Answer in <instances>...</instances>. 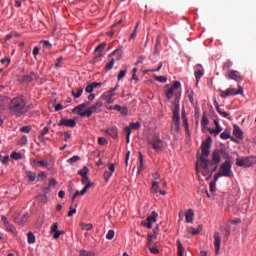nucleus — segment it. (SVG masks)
<instances>
[{
	"instance_id": "nucleus-1",
	"label": "nucleus",
	"mask_w": 256,
	"mask_h": 256,
	"mask_svg": "<svg viewBox=\"0 0 256 256\" xmlns=\"http://www.w3.org/2000/svg\"><path fill=\"white\" fill-rule=\"evenodd\" d=\"M211 143H213V139L211 136H208L206 140H204L201 144V152L202 154L200 156H197V163H196V173L199 175V172L201 171V174L203 177H207V179H210V177H213V173L219 169V163H221V157L223 159H226V161H229L231 159V156L229 155V152H227V149L220 148L216 149L212 152V159H209V155H211Z\"/></svg>"
},
{
	"instance_id": "nucleus-2",
	"label": "nucleus",
	"mask_w": 256,
	"mask_h": 256,
	"mask_svg": "<svg viewBox=\"0 0 256 256\" xmlns=\"http://www.w3.org/2000/svg\"><path fill=\"white\" fill-rule=\"evenodd\" d=\"M8 109L11 115H15V117H23V115L31 111V107L27 105L24 96L13 98L8 105Z\"/></svg>"
},
{
	"instance_id": "nucleus-3",
	"label": "nucleus",
	"mask_w": 256,
	"mask_h": 256,
	"mask_svg": "<svg viewBox=\"0 0 256 256\" xmlns=\"http://www.w3.org/2000/svg\"><path fill=\"white\" fill-rule=\"evenodd\" d=\"M233 165L231 160H226L220 165L219 171L214 174V181H219V177H228L231 179L233 177V170H231Z\"/></svg>"
},
{
	"instance_id": "nucleus-4",
	"label": "nucleus",
	"mask_w": 256,
	"mask_h": 256,
	"mask_svg": "<svg viewBox=\"0 0 256 256\" xmlns=\"http://www.w3.org/2000/svg\"><path fill=\"white\" fill-rule=\"evenodd\" d=\"M235 95H243V87L238 86V90H235V88H228L226 90H220V96L223 99H226V97H233Z\"/></svg>"
},
{
	"instance_id": "nucleus-5",
	"label": "nucleus",
	"mask_w": 256,
	"mask_h": 256,
	"mask_svg": "<svg viewBox=\"0 0 256 256\" xmlns=\"http://www.w3.org/2000/svg\"><path fill=\"white\" fill-rule=\"evenodd\" d=\"M148 144L151 145L152 149H154L156 153L163 151V140H161V138H159L158 136H155L154 138H149Z\"/></svg>"
},
{
	"instance_id": "nucleus-6",
	"label": "nucleus",
	"mask_w": 256,
	"mask_h": 256,
	"mask_svg": "<svg viewBox=\"0 0 256 256\" xmlns=\"http://www.w3.org/2000/svg\"><path fill=\"white\" fill-rule=\"evenodd\" d=\"M181 114L179 106V96L176 95L173 101V123H180Z\"/></svg>"
},
{
	"instance_id": "nucleus-7",
	"label": "nucleus",
	"mask_w": 256,
	"mask_h": 256,
	"mask_svg": "<svg viewBox=\"0 0 256 256\" xmlns=\"http://www.w3.org/2000/svg\"><path fill=\"white\" fill-rule=\"evenodd\" d=\"M254 159L255 158L253 156L237 158L236 165L237 167H252V165L255 163Z\"/></svg>"
},
{
	"instance_id": "nucleus-8",
	"label": "nucleus",
	"mask_w": 256,
	"mask_h": 256,
	"mask_svg": "<svg viewBox=\"0 0 256 256\" xmlns=\"http://www.w3.org/2000/svg\"><path fill=\"white\" fill-rule=\"evenodd\" d=\"M179 87H181V82L175 81L173 86L167 88L165 91L167 99H173V95H175V97L179 96V100H180L181 95L175 93V91H177V89H179Z\"/></svg>"
},
{
	"instance_id": "nucleus-9",
	"label": "nucleus",
	"mask_w": 256,
	"mask_h": 256,
	"mask_svg": "<svg viewBox=\"0 0 256 256\" xmlns=\"http://www.w3.org/2000/svg\"><path fill=\"white\" fill-rule=\"evenodd\" d=\"M158 216L159 214L153 211L151 215L147 217L146 221L142 222V225H144V227H147V229H153V223H157Z\"/></svg>"
},
{
	"instance_id": "nucleus-10",
	"label": "nucleus",
	"mask_w": 256,
	"mask_h": 256,
	"mask_svg": "<svg viewBox=\"0 0 256 256\" xmlns=\"http://www.w3.org/2000/svg\"><path fill=\"white\" fill-rule=\"evenodd\" d=\"M161 53V38L157 37L156 38V43L154 46V52L153 55L150 56L151 61L154 63L157 61V58L159 57V54Z\"/></svg>"
},
{
	"instance_id": "nucleus-11",
	"label": "nucleus",
	"mask_w": 256,
	"mask_h": 256,
	"mask_svg": "<svg viewBox=\"0 0 256 256\" xmlns=\"http://www.w3.org/2000/svg\"><path fill=\"white\" fill-rule=\"evenodd\" d=\"M227 77L233 81H236V83H241V81H243V76H241V73H239L237 70H230Z\"/></svg>"
},
{
	"instance_id": "nucleus-12",
	"label": "nucleus",
	"mask_w": 256,
	"mask_h": 256,
	"mask_svg": "<svg viewBox=\"0 0 256 256\" xmlns=\"http://www.w3.org/2000/svg\"><path fill=\"white\" fill-rule=\"evenodd\" d=\"M59 127H77V122L75 121V119H66V118H62L59 123H58Z\"/></svg>"
},
{
	"instance_id": "nucleus-13",
	"label": "nucleus",
	"mask_w": 256,
	"mask_h": 256,
	"mask_svg": "<svg viewBox=\"0 0 256 256\" xmlns=\"http://www.w3.org/2000/svg\"><path fill=\"white\" fill-rule=\"evenodd\" d=\"M82 185H85L81 191V195H84L89 191V189H91V187H93V183L89 181V176L82 177Z\"/></svg>"
},
{
	"instance_id": "nucleus-14",
	"label": "nucleus",
	"mask_w": 256,
	"mask_h": 256,
	"mask_svg": "<svg viewBox=\"0 0 256 256\" xmlns=\"http://www.w3.org/2000/svg\"><path fill=\"white\" fill-rule=\"evenodd\" d=\"M214 247L216 255H219L221 250V234L219 232L214 233Z\"/></svg>"
},
{
	"instance_id": "nucleus-15",
	"label": "nucleus",
	"mask_w": 256,
	"mask_h": 256,
	"mask_svg": "<svg viewBox=\"0 0 256 256\" xmlns=\"http://www.w3.org/2000/svg\"><path fill=\"white\" fill-rule=\"evenodd\" d=\"M28 220H29L28 213L17 214L14 218L15 223H17L18 225H23L24 223H27Z\"/></svg>"
},
{
	"instance_id": "nucleus-16",
	"label": "nucleus",
	"mask_w": 256,
	"mask_h": 256,
	"mask_svg": "<svg viewBox=\"0 0 256 256\" xmlns=\"http://www.w3.org/2000/svg\"><path fill=\"white\" fill-rule=\"evenodd\" d=\"M194 75L196 77V83H199V81H201V77L205 75V72L203 71V66L201 64H198L195 67Z\"/></svg>"
},
{
	"instance_id": "nucleus-17",
	"label": "nucleus",
	"mask_w": 256,
	"mask_h": 256,
	"mask_svg": "<svg viewBox=\"0 0 256 256\" xmlns=\"http://www.w3.org/2000/svg\"><path fill=\"white\" fill-rule=\"evenodd\" d=\"M214 124L216 126V129L208 128V131H209L210 135H215V137H217V135H219V133H221V131H223V128H221V125H219V121H217V120H214Z\"/></svg>"
},
{
	"instance_id": "nucleus-18",
	"label": "nucleus",
	"mask_w": 256,
	"mask_h": 256,
	"mask_svg": "<svg viewBox=\"0 0 256 256\" xmlns=\"http://www.w3.org/2000/svg\"><path fill=\"white\" fill-rule=\"evenodd\" d=\"M233 135L236 136L237 139H240V141H243V139H245V137L243 136V130H241V127H239L238 125H234Z\"/></svg>"
},
{
	"instance_id": "nucleus-19",
	"label": "nucleus",
	"mask_w": 256,
	"mask_h": 256,
	"mask_svg": "<svg viewBox=\"0 0 256 256\" xmlns=\"http://www.w3.org/2000/svg\"><path fill=\"white\" fill-rule=\"evenodd\" d=\"M113 97H115V94H111V92L107 91L102 94L101 99H103V101H106V103L111 105V103H113L114 101Z\"/></svg>"
},
{
	"instance_id": "nucleus-20",
	"label": "nucleus",
	"mask_w": 256,
	"mask_h": 256,
	"mask_svg": "<svg viewBox=\"0 0 256 256\" xmlns=\"http://www.w3.org/2000/svg\"><path fill=\"white\" fill-rule=\"evenodd\" d=\"M105 133H107V135H109L110 137H113V139H117L118 135H119V130L117 129V127H111L108 128Z\"/></svg>"
},
{
	"instance_id": "nucleus-21",
	"label": "nucleus",
	"mask_w": 256,
	"mask_h": 256,
	"mask_svg": "<svg viewBox=\"0 0 256 256\" xmlns=\"http://www.w3.org/2000/svg\"><path fill=\"white\" fill-rule=\"evenodd\" d=\"M101 107H103V100L100 98L90 108H92L94 113H99Z\"/></svg>"
},
{
	"instance_id": "nucleus-22",
	"label": "nucleus",
	"mask_w": 256,
	"mask_h": 256,
	"mask_svg": "<svg viewBox=\"0 0 256 256\" xmlns=\"http://www.w3.org/2000/svg\"><path fill=\"white\" fill-rule=\"evenodd\" d=\"M87 109V104H80L74 108V111L80 115V117H83V113H85V110Z\"/></svg>"
},
{
	"instance_id": "nucleus-23",
	"label": "nucleus",
	"mask_w": 256,
	"mask_h": 256,
	"mask_svg": "<svg viewBox=\"0 0 256 256\" xmlns=\"http://www.w3.org/2000/svg\"><path fill=\"white\" fill-rule=\"evenodd\" d=\"M201 231H203V228L201 226H198L197 229H195L193 227L187 228V233H190V235H199V233H201Z\"/></svg>"
},
{
	"instance_id": "nucleus-24",
	"label": "nucleus",
	"mask_w": 256,
	"mask_h": 256,
	"mask_svg": "<svg viewBox=\"0 0 256 256\" xmlns=\"http://www.w3.org/2000/svg\"><path fill=\"white\" fill-rule=\"evenodd\" d=\"M122 55H123V50L116 49L108 57H109V59H111L113 56H115L117 61H119V59H121Z\"/></svg>"
},
{
	"instance_id": "nucleus-25",
	"label": "nucleus",
	"mask_w": 256,
	"mask_h": 256,
	"mask_svg": "<svg viewBox=\"0 0 256 256\" xmlns=\"http://www.w3.org/2000/svg\"><path fill=\"white\" fill-rule=\"evenodd\" d=\"M193 217H195V213L193 209H189L186 213V223H193Z\"/></svg>"
},
{
	"instance_id": "nucleus-26",
	"label": "nucleus",
	"mask_w": 256,
	"mask_h": 256,
	"mask_svg": "<svg viewBox=\"0 0 256 256\" xmlns=\"http://www.w3.org/2000/svg\"><path fill=\"white\" fill-rule=\"evenodd\" d=\"M4 227L6 231H8L9 233H12V235H17V228H15L13 224L9 223V224H6V226Z\"/></svg>"
},
{
	"instance_id": "nucleus-27",
	"label": "nucleus",
	"mask_w": 256,
	"mask_h": 256,
	"mask_svg": "<svg viewBox=\"0 0 256 256\" xmlns=\"http://www.w3.org/2000/svg\"><path fill=\"white\" fill-rule=\"evenodd\" d=\"M47 133H49V127L46 126L41 130L38 139L40 141H45V135H47Z\"/></svg>"
},
{
	"instance_id": "nucleus-28",
	"label": "nucleus",
	"mask_w": 256,
	"mask_h": 256,
	"mask_svg": "<svg viewBox=\"0 0 256 256\" xmlns=\"http://www.w3.org/2000/svg\"><path fill=\"white\" fill-rule=\"evenodd\" d=\"M125 129H129V131H131V129H134V130L141 129V123H139V122H131L129 124V126H127Z\"/></svg>"
},
{
	"instance_id": "nucleus-29",
	"label": "nucleus",
	"mask_w": 256,
	"mask_h": 256,
	"mask_svg": "<svg viewBox=\"0 0 256 256\" xmlns=\"http://www.w3.org/2000/svg\"><path fill=\"white\" fill-rule=\"evenodd\" d=\"M26 177L29 181H35L37 179V174L33 171H26Z\"/></svg>"
},
{
	"instance_id": "nucleus-30",
	"label": "nucleus",
	"mask_w": 256,
	"mask_h": 256,
	"mask_svg": "<svg viewBox=\"0 0 256 256\" xmlns=\"http://www.w3.org/2000/svg\"><path fill=\"white\" fill-rule=\"evenodd\" d=\"M72 95L75 99H79L83 95V88H78L76 91L72 90Z\"/></svg>"
},
{
	"instance_id": "nucleus-31",
	"label": "nucleus",
	"mask_w": 256,
	"mask_h": 256,
	"mask_svg": "<svg viewBox=\"0 0 256 256\" xmlns=\"http://www.w3.org/2000/svg\"><path fill=\"white\" fill-rule=\"evenodd\" d=\"M177 249H178V256H183V251H185V248L183 247L181 240H177Z\"/></svg>"
},
{
	"instance_id": "nucleus-32",
	"label": "nucleus",
	"mask_w": 256,
	"mask_h": 256,
	"mask_svg": "<svg viewBox=\"0 0 256 256\" xmlns=\"http://www.w3.org/2000/svg\"><path fill=\"white\" fill-rule=\"evenodd\" d=\"M105 47H107L106 43H101L95 48L96 53H103L105 51Z\"/></svg>"
},
{
	"instance_id": "nucleus-33",
	"label": "nucleus",
	"mask_w": 256,
	"mask_h": 256,
	"mask_svg": "<svg viewBox=\"0 0 256 256\" xmlns=\"http://www.w3.org/2000/svg\"><path fill=\"white\" fill-rule=\"evenodd\" d=\"M151 193H159V182H153L150 189Z\"/></svg>"
},
{
	"instance_id": "nucleus-34",
	"label": "nucleus",
	"mask_w": 256,
	"mask_h": 256,
	"mask_svg": "<svg viewBox=\"0 0 256 256\" xmlns=\"http://www.w3.org/2000/svg\"><path fill=\"white\" fill-rule=\"evenodd\" d=\"M78 175H81L82 177H87V175H89V168L83 167L78 171Z\"/></svg>"
},
{
	"instance_id": "nucleus-35",
	"label": "nucleus",
	"mask_w": 256,
	"mask_h": 256,
	"mask_svg": "<svg viewBox=\"0 0 256 256\" xmlns=\"http://www.w3.org/2000/svg\"><path fill=\"white\" fill-rule=\"evenodd\" d=\"M115 65V58H110V63H107L105 66L106 71H111Z\"/></svg>"
},
{
	"instance_id": "nucleus-36",
	"label": "nucleus",
	"mask_w": 256,
	"mask_h": 256,
	"mask_svg": "<svg viewBox=\"0 0 256 256\" xmlns=\"http://www.w3.org/2000/svg\"><path fill=\"white\" fill-rule=\"evenodd\" d=\"M111 177H113V172H109V171L104 172L103 178H104V181H106V183H109V179H111Z\"/></svg>"
},
{
	"instance_id": "nucleus-37",
	"label": "nucleus",
	"mask_w": 256,
	"mask_h": 256,
	"mask_svg": "<svg viewBox=\"0 0 256 256\" xmlns=\"http://www.w3.org/2000/svg\"><path fill=\"white\" fill-rule=\"evenodd\" d=\"M27 237L29 245H33V243H35V234H33V232H29Z\"/></svg>"
},
{
	"instance_id": "nucleus-38",
	"label": "nucleus",
	"mask_w": 256,
	"mask_h": 256,
	"mask_svg": "<svg viewBox=\"0 0 256 256\" xmlns=\"http://www.w3.org/2000/svg\"><path fill=\"white\" fill-rule=\"evenodd\" d=\"M207 125H209V118H207V116L204 113L201 120V126L207 127Z\"/></svg>"
},
{
	"instance_id": "nucleus-39",
	"label": "nucleus",
	"mask_w": 256,
	"mask_h": 256,
	"mask_svg": "<svg viewBox=\"0 0 256 256\" xmlns=\"http://www.w3.org/2000/svg\"><path fill=\"white\" fill-rule=\"evenodd\" d=\"M221 139H231V132L228 130H225L224 132L221 133L220 135Z\"/></svg>"
},
{
	"instance_id": "nucleus-40",
	"label": "nucleus",
	"mask_w": 256,
	"mask_h": 256,
	"mask_svg": "<svg viewBox=\"0 0 256 256\" xmlns=\"http://www.w3.org/2000/svg\"><path fill=\"white\" fill-rule=\"evenodd\" d=\"M153 239H157V235L156 234H148L147 247L152 246L151 242L153 241Z\"/></svg>"
},
{
	"instance_id": "nucleus-41",
	"label": "nucleus",
	"mask_w": 256,
	"mask_h": 256,
	"mask_svg": "<svg viewBox=\"0 0 256 256\" xmlns=\"http://www.w3.org/2000/svg\"><path fill=\"white\" fill-rule=\"evenodd\" d=\"M79 159H81L78 155H75L73 157H71L70 159L67 160V163H69L70 165H73V163H77V161H79Z\"/></svg>"
},
{
	"instance_id": "nucleus-42",
	"label": "nucleus",
	"mask_w": 256,
	"mask_h": 256,
	"mask_svg": "<svg viewBox=\"0 0 256 256\" xmlns=\"http://www.w3.org/2000/svg\"><path fill=\"white\" fill-rule=\"evenodd\" d=\"M231 67H233V62L227 60L223 65V71H227V69H231Z\"/></svg>"
},
{
	"instance_id": "nucleus-43",
	"label": "nucleus",
	"mask_w": 256,
	"mask_h": 256,
	"mask_svg": "<svg viewBox=\"0 0 256 256\" xmlns=\"http://www.w3.org/2000/svg\"><path fill=\"white\" fill-rule=\"evenodd\" d=\"M95 113L92 108L90 107L89 109L85 110L84 113H82V117H91Z\"/></svg>"
},
{
	"instance_id": "nucleus-44",
	"label": "nucleus",
	"mask_w": 256,
	"mask_h": 256,
	"mask_svg": "<svg viewBox=\"0 0 256 256\" xmlns=\"http://www.w3.org/2000/svg\"><path fill=\"white\" fill-rule=\"evenodd\" d=\"M215 183H217V181H211L210 182V186H209V191L210 193H215L217 186L215 185Z\"/></svg>"
},
{
	"instance_id": "nucleus-45",
	"label": "nucleus",
	"mask_w": 256,
	"mask_h": 256,
	"mask_svg": "<svg viewBox=\"0 0 256 256\" xmlns=\"http://www.w3.org/2000/svg\"><path fill=\"white\" fill-rule=\"evenodd\" d=\"M22 157L23 156L19 152H12V154H11V158L15 159L16 161H19V159H22Z\"/></svg>"
},
{
	"instance_id": "nucleus-46",
	"label": "nucleus",
	"mask_w": 256,
	"mask_h": 256,
	"mask_svg": "<svg viewBox=\"0 0 256 256\" xmlns=\"http://www.w3.org/2000/svg\"><path fill=\"white\" fill-rule=\"evenodd\" d=\"M124 133H126V142L129 143L131 139V130H129V128H124Z\"/></svg>"
},
{
	"instance_id": "nucleus-47",
	"label": "nucleus",
	"mask_w": 256,
	"mask_h": 256,
	"mask_svg": "<svg viewBox=\"0 0 256 256\" xmlns=\"http://www.w3.org/2000/svg\"><path fill=\"white\" fill-rule=\"evenodd\" d=\"M155 81H158L159 83H167V77H165V76H156Z\"/></svg>"
},
{
	"instance_id": "nucleus-48",
	"label": "nucleus",
	"mask_w": 256,
	"mask_h": 256,
	"mask_svg": "<svg viewBox=\"0 0 256 256\" xmlns=\"http://www.w3.org/2000/svg\"><path fill=\"white\" fill-rule=\"evenodd\" d=\"M148 249L150 250V253H152L153 255H159V249L155 246H150L148 247Z\"/></svg>"
},
{
	"instance_id": "nucleus-49",
	"label": "nucleus",
	"mask_w": 256,
	"mask_h": 256,
	"mask_svg": "<svg viewBox=\"0 0 256 256\" xmlns=\"http://www.w3.org/2000/svg\"><path fill=\"white\" fill-rule=\"evenodd\" d=\"M28 143V139H27V136H22L20 141H19V145H21V147H23L24 145H27Z\"/></svg>"
},
{
	"instance_id": "nucleus-50",
	"label": "nucleus",
	"mask_w": 256,
	"mask_h": 256,
	"mask_svg": "<svg viewBox=\"0 0 256 256\" xmlns=\"http://www.w3.org/2000/svg\"><path fill=\"white\" fill-rule=\"evenodd\" d=\"M2 65H6V67H9V64L11 63V59L9 57H5L1 59Z\"/></svg>"
},
{
	"instance_id": "nucleus-51",
	"label": "nucleus",
	"mask_w": 256,
	"mask_h": 256,
	"mask_svg": "<svg viewBox=\"0 0 256 256\" xmlns=\"http://www.w3.org/2000/svg\"><path fill=\"white\" fill-rule=\"evenodd\" d=\"M113 237H115V231L114 230H109L107 235H106V239L111 241V239H113Z\"/></svg>"
},
{
	"instance_id": "nucleus-52",
	"label": "nucleus",
	"mask_w": 256,
	"mask_h": 256,
	"mask_svg": "<svg viewBox=\"0 0 256 256\" xmlns=\"http://www.w3.org/2000/svg\"><path fill=\"white\" fill-rule=\"evenodd\" d=\"M98 143L100 145H107L109 143V141H107V138H105V137H99L98 138Z\"/></svg>"
},
{
	"instance_id": "nucleus-53",
	"label": "nucleus",
	"mask_w": 256,
	"mask_h": 256,
	"mask_svg": "<svg viewBox=\"0 0 256 256\" xmlns=\"http://www.w3.org/2000/svg\"><path fill=\"white\" fill-rule=\"evenodd\" d=\"M83 231H91L93 229V224H82Z\"/></svg>"
},
{
	"instance_id": "nucleus-54",
	"label": "nucleus",
	"mask_w": 256,
	"mask_h": 256,
	"mask_svg": "<svg viewBox=\"0 0 256 256\" xmlns=\"http://www.w3.org/2000/svg\"><path fill=\"white\" fill-rule=\"evenodd\" d=\"M217 113H219V115H221V117H224V118H228L229 117V112H225L223 110H221V108L219 110H217Z\"/></svg>"
},
{
	"instance_id": "nucleus-55",
	"label": "nucleus",
	"mask_w": 256,
	"mask_h": 256,
	"mask_svg": "<svg viewBox=\"0 0 256 256\" xmlns=\"http://www.w3.org/2000/svg\"><path fill=\"white\" fill-rule=\"evenodd\" d=\"M188 99L192 105L195 103V99L193 98V90L188 91Z\"/></svg>"
},
{
	"instance_id": "nucleus-56",
	"label": "nucleus",
	"mask_w": 256,
	"mask_h": 256,
	"mask_svg": "<svg viewBox=\"0 0 256 256\" xmlns=\"http://www.w3.org/2000/svg\"><path fill=\"white\" fill-rule=\"evenodd\" d=\"M80 256H95L92 252H88L87 250H81Z\"/></svg>"
},
{
	"instance_id": "nucleus-57",
	"label": "nucleus",
	"mask_w": 256,
	"mask_h": 256,
	"mask_svg": "<svg viewBox=\"0 0 256 256\" xmlns=\"http://www.w3.org/2000/svg\"><path fill=\"white\" fill-rule=\"evenodd\" d=\"M125 75H127V70H121L118 74V81H121Z\"/></svg>"
},
{
	"instance_id": "nucleus-58",
	"label": "nucleus",
	"mask_w": 256,
	"mask_h": 256,
	"mask_svg": "<svg viewBox=\"0 0 256 256\" xmlns=\"http://www.w3.org/2000/svg\"><path fill=\"white\" fill-rule=\"evenodd\" d=\"M20 131H21L22 133H30V132H31V127H29V126H23V127L20 129Z\"/></svg>"
},
{
	"instance_id": "nucleus-59",
	"label": "nucleus",
	"mask_w": 256,
	"mask_h": 256,
	"mask_svg": "<svg viewBox=\"0 0 256 256\" xmlns=\"http://www.w3.org/2000/svg\"><path fill=\"white\" fill-rule=\"evenodd\" d=\"M1 221L4 223V227L9 225V223H10L9 219H7V216H5V215L1 216Z\"/></svg>"
},
{
	"instance_id": "nucleus-60",
	"label": "nucleus",
	"mask_w": 256,
	"mask_h": 256,
	"mask_svg": "<svg viewBox=\"0 0 256 256\" xmlns=\"http://www.w3.org/2000/svg\"><path fill=\"white\" fill-rule=\"evenodd\" d=\"M63 233H64L63 231L57 230L56 232H54V235H53L54 239H59L61 235H63Z\"/></svg>"
},
{
	"instance_id": "nucleus-61",
	"label": "nucleus",
	"mask_w": 256,
	"mask_h": 256,
	"mask_svg": "<svg viewBox=\"0 0 256 256\" xmlns=\"http://www.w3.org/2000/svg\"><path fill=\"white\" fill-rule=\"evenodd\" d=\"M60 135H64V141H67L71 138V134H69V132H60Z\"/></svg>"
},
{
	"instance_id": "nucleus-62",
	"label": "nucleus",
	"mask_w": 256,
	"mask_h": 256,
	"mask_svg": "<svg viewBox=\"0 0 256 256\" xmlns=\"http://www.w3.org/2000/svg\"><path fill=\"white\" fill-rule=\"evenodd\" d=\"M44 47H47V49H51V47H53V45L51 44V42H49L48 40H44L42 41Z\"/></svg>"
},
{
	"instance_id": "nucleus-63",
	"label": "nucleus",
	"mask_w": 256,
	"mask_h": 256,
	"mask_svg": "<svg viewBox=\"0 0 256 256\" xmlns=\"http://www.w3.org/2000/svg\"><path fill=\"white\" fill-rule=\"evenodd\" d=\"M95 88H93V84H89L88 86H86L85 91L86 93H91L92 91H94Z\"/></svg>"
},
{
	"instance_id": "nucleus-64",
	"label": "nucleus",
	"mask_w": 256,
	"mask_h": 256,
	"mask_svg": "<svg viewBox=\"0 0 256 256\" xmlns=\"http://www.w3.org/2000/svg\"><path fill=\"white\" fill-rule=\"evenodd\" d=\"M181 122H173L172 128L179 131Z\"/></svg>"
}]
</instances>
